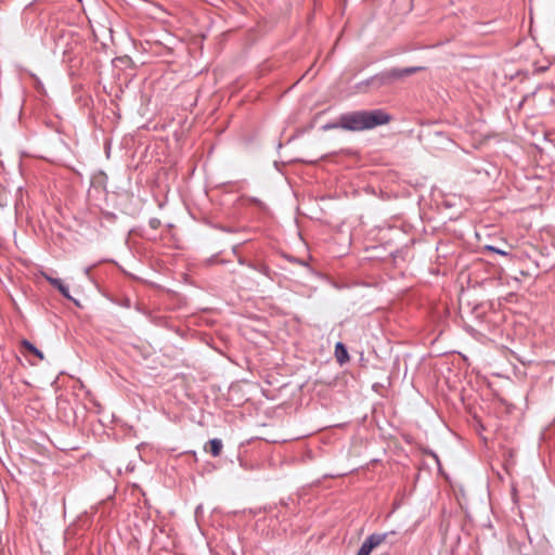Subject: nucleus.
Here are the masks:
<instances>
[{
    "mask_svg": "<svg viewBox=\"0 0 555 555\" xmlns=\"http://www.w3.org/2000/svg\"><path fill=\"white\" fill-rule=\"evenodd\" d=\"M391 115L382 108L371 111L361 109L341 114L336 122L326 124L324 130L344 129L347 131L359 132L374 129L378 126L388 124Z\"/></svg>",
    "mask_w": 555,
    "mask_h": 555,
    "instance_id": "obj_1",
    "label": "nucleus"
},
{
    "mask_svg": "<svg viewBox=\"0 0 555 555\" xmlns=\"http://www.w3.org/2000/svg\"><path fill=\"white\" fill-rule=\"evenodd\" d=\"M423 67L420 66H410L404 68H390L385 69L376 75L370 77L369 79L361 81L359 83V88L362 89L364 86L372 89H380L383 87H388L395 83L397 80H400L410 75L416 74L421 72Z\"/></svg>",
    "mask_w": 555,
    "mask_h": 555,
    "instance_id": "obj_2",
    "label": "nucleus"
},
{
    "mask_svg": "<svg viewBox=\"0 0 555 555\" xmlns=\"http://www.w3.org/2000/svg\"><path fill=\"white\" fill-rule=\"evenodd\" d=\"M393 534H396L395 530H391V531H388V532H384V533H372V534H370L364 540L362 545L360 546L357 555H370L371 552L375 547H377L378 545L384 543L388 539L389 535H393Z\"/></svg>",
    "mask_w": 555,
    "mask_h": 555,
    "instance_id": "obj_3",
    "label": "nucleus"
},
{
    "mask_svg": "<svg viewBox=\"0 0 555 555\" xmlns=\"http://www.w3.org/2000/svg\"><path fill=\"white\" fill-rule=\"evenodd\" d=\"M223 448L222 440L219 438L210 439L204 447L205 452L210 453L214 457L221 454Z\"/></svg>",
    "mask_w": 555,
    "mask_h": 555,
    "instance_id": "obj_4",
    "label": "nucleus"
},
{
    "mask_svg": "<svg viewBox=\"0 0 555 555\" xmlns=\"http://www.w3.org/2000/svg\"><path fill=\"white\" fill-rule=\"evenodd\" d=\"M335 358L339 364H344L349 361L347 347L341 341H338L335 346Z\"/></svg>",
    "mask_w": 555,
    "mask_h": 555,
    "instance_id": "obj_5",
    "label": "nucleus"
},
{
    "mask_svg": "<svg viewBox=\"0 0 555 555\" xmlns=\"http://www.w3.org/2000/svg\"><path fill=\"white\" fill-rule=\"evenodd\" d=\"M53 287L56 288L63 297L74 301L76 305H79L78 301L70 296L68 286L65 285L61 279L53 281Z\"/></svg>",
    "mask_w": 555,
    "mask_h": 555,
    "instance_id": "obj_6",
    "label": "nucleus"
},
{
    "mask_svg": "<svg viewBox=\"0 0 555 555\" xmlns=\"http://www.w3.org/2000/svg\"><path fill=\"white\" fill-rule=\"evenodd\" d=\"M22 347L29 353L34 354L36 358H38L40 361L44 359L43 353L29 340L23 339L21 341Z\"/></svg>",
    "mask_w": 555,
    "mask_h": 555,
    "instance_id": "obj_7",
    "label": "nucleus"
},
{
    "mask_svg": "<svg viewBox=\"0 0 555 555\" xmlns=\"http://www.w3.org/2000/svg\"><path fill=\"white\" fill-rule=\"evenodd\" d=\"M485 249L493 251V253H496V254H499L501 256H504V257H508L509 256V253H507L506 250H503V249L498 248V247L492 246V245H486Z\"/></svg>",
    "mask_w": 555,
    "mask_h": 555,
    "instance_id": "obj_8",
    "label": "nucleus"
},
{
    "mask_svg": "<svg viewBox=\"0 0 555 555\" xmlns=\"http://www.w3.org/2000/svg\"><path fill=\"white\" fill-rule=\"evenodd\" d=\"M255 269L263 275L268 276L270 274V268L267 264H258Z\"/></svg>",
    "mask_w": 555,
    "mask_h": 555,
    "instance_id": "obj_9",
    "label": "nucleus"
},
{
    "mask_svg": "<svg viewBox=\"0 0 555 555\" xmlns=\"http://www.w3.org/2000/svg\"><path fill=\"white\" fill-rule=\"evenodd\" d=\"M160 224H162V222L158 218H151L149 220V225L154 230L158 229L160 227Z\"/></svg>",
    "mask_w": 555,
    "mask_h": 555,
    "instance_id": "obj_10",
    "label": "nucleus"
},
{
    "mask_svg": "<svg viewBox=\"0 0 555 555\" xmlns=\"http://www.w3.org/2000/svg\"><path fill=\"white\" fill-rule=\"evenodd\" d=\"M43 278L46 279V281H48L52 286H53V281H57L59 279L57 278H53L47 273H42Z\"/></svg>",
    "mask_w": 555,
    "mask_h": 555,
    "instance_id": "obj_11",
    "label": "nucleus"
},
{
    "mask_svg": "<svg viewBox=\"0 0 555 555\" xmlns=\"http://www.w3.org/2000/svg\"><path fill=\"white\" fill-rule=\"evenodd\" d=\"M90 271H91V267L86 268V269H85V274H86L87 276H89Z\"/></svg>",
    "mask_w": 555,
    "mask_h": 555,
    "instance_id": "obj_12",
    "label": "nucleus"
},
{
    "mask_svg": "<svg viewBox=\"0 0 555 555\" xmlns=\"http://www.w3.org/2000/svg\"><path fill=\"white\" fill-rule=\"evenodd\" d=\"M525 555H529V554H525Z\"/></svg>",
    "mask_w": 555,
    "mask_h": 555,
    "instance_id": "obj_13",
    "label": "nucleus"
}]
</instances>
